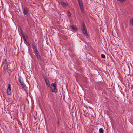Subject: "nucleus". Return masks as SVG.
Segmentation results:
<instances>
[{
  "instance_id": "nucleus-20",
  "label": "nucleus",
  "mask_w": 133,
  "mask_h": 133,
  "mask_svg": "<svg viewBox=\"0 0 133 133\" xmlns=\"http://www.w3.org/2000/svg\"><path fill=\"white\" fill-rule=\"evenodd\" d=\"M81 10L82 12H83L84 11V8L82 9H81Z\"/></svg>"
},
{
  "instance_id": "nucleus-13",
  "label": "nucleus",
  "mask_w": 133,
  "mask_h": 133,
  "mask_svg": "<svg viewBox=\"0 0 133 133\" xmlns=\"http://www.w3.org/2000/svg\"><path fill=\"white\" fill-rule=\"evenodd\" d=\"M37 57L38 60L41 61V57L40 54L38 56H37Z\"/></svg>"
},
{
  "instance_id": "nucleus-4",
  "label": "nucleus",
  "mask_w": 133,
  "mask_h": 133,
  "mask_svg": "<svg viewBox=\"0 0 133 133\" xmlns=\"http://www.w3.org/2000/svg\"><path fill=\"white\" fill-rule=\"evenodd\" d=\"M11 85L9 83L8 87V88L7 90V93L8 95H10L11 93Z\"/></svg>"
},
{
  "instance_id": "nucleus-7",
  "label": "nucleus",
  "mask_w": 133,
  "mask_h": 133,
  "mask_svg": "<svg viewBox=\"0 0 133 133\" xmlns=\"http://www.w3.org/2000/svg\"><path fill=\"white\" fill-rule=\"evenodd\" d=\"M28 9L26 8H25L23 9V13L24 15H26L28 13Z\"/></svg>"
},
{
  "instance_id": "nucleus-9",
  "label": "nucleus",
  "mask_w": 133,
  "mask_h": 133,
  "mask_svg": "<svg viewBox=\"0 0 133 133\" xmlns=\"http://www.w3.org/2000/svg\"><path fill=\"white\" fill-rule=\"evenodd\" d=\"M70 28L73 31H77L78 30L77 28L74 25H72L71 26Z\"/></svg>"
},
{
  "instance_id": "nucleus-6",
  "label": "nucleus",
  "mask_w": 133,
  "mask_h": 133,
  "mask_svg": "<svg viewBox=\"0 0 133 133\" xmlns=\"http://www.w3.org/2000/svg\"><path fill=\"white\" fill-rule=\"evenodd\" d=\"M45 83L49 87H50V83H49V81L45 77Z\"/></svg>"
},
{
  "instance_id": "nucleus-10",
  "label": "nucleus",
  "mask_w": 133,
  "mask_h": 133,
  "mask_svg": "<svg viewBox=\"0 0 133 133\" xmlns=\"http://www.w3.org/2000/svg\"><path fill=\"white\" fill-rule=\"evenodd\" d=\"M33 50L34 51V53L38 51L37 50V49L35 46H33Z\"/></svg>"
},
{
  "instance_id": "nucleus-18",
  "label": "nucleus",
  "mask_w": 133,
  "mask_h": 133,
  "mask_svg": "<svg viewBox=\"0 0 133 133\" xmlns=\"http://www.w3.org/2000/svg\"><path fill=\"white\" fill-rule=\"evenodd\" d=\"M130 22L131 24L133 25V19H131L130 20Z\"/></svg>"
},
{
  "instance_id": "nucleus-12",
  "label": "nucleus",
  "mask_w": 133,
  "mask_h": 133,
  "mask_svg": "<svg viewBox=\"0 0 133 133\" xmlns=\"http://www.w3.org/2000/svg\"><path fill=\"white\" fill-rule=\"evenodd\" d=\"M79 5H83V3L82 0H77Z\"/></svg>"
},
{
  "instance_id": "nucleus-14",
  "label": "nucleus",
  "mask_w": 133,
  "mask_h": 133,
  "mask_svg": "<svg viewBox=\"0 0 133 133\" xmlns=\"http://www.w3.org/2000/svg\"><path fill=\"white\" fill-rule=\"evenodd\" d=\"M101 57L103 58H105V55L103 54H101Z\"/></svg>"
},
{
  "instance_id": "nucleus-17",
  "label": "nucleus",
  "mask_w": 133,
  "mask_h": 133,
  "mask_svg": "<svg viewBox=\"0 0 133 133\" xmlns=\"http://www.w3.org/2000/svg\"><path fill=\"white\" fill-rule=\"evenodd\" d=\"M79 6H80V8L81 9H83V5H80Z\"/></svg>"
},
{
  "instance_id": "nucleus-16",
  "label": "nucleus",
  "mask_w": 133,
  "mask_h": 133,
  "mask_svg": "<svg viewBox=\"0 0 133 133\" xmlns=\"http://www.w3.org/2000/svg\"><path fill=\"white\" fill-rule=\"evenodd\" d=\"M67 13L68 16L70 17L71 16V14L69 11H68Z\"/></svg>"
},
{
  "instance_id": "nucleus-19",
  "label": "nucleus",
  "mask_w": 133,
  "mask_h": 133,
  "mask_svg": "<svg viewBox=\"0 0 133 133\" xmlns=\"http://www.w3.org/2000/svg\"><path fill=\"white\" fill-rule=\"evenodd\" d=\"M118 1H119L122 2L126 1V0H117Z\"/></svg>"
},
{
  "instance_id": "nucleus-3",
  "label": "nucleus",
  "mask_w": 133,
  "mask_h": 133,
  "mask_svg": "<svg viewBox=\"0 0 133 133\" xmlns=\"http://www.w3.org/2000/svg\"><path fill=\"white\" fill-rule=\"evenodd\" d=\"M56 84L55 83H52L51 85V88L52 90V92H56L57 91V89H56Z\"/></svg>"
},
{
  "instance_id": "nucleus-8",
  "label": "nucleus",
  "mask_w": 133,
  "mask_h": 133,
  "mask_svg": "<svg viewBox=\"0 0 133 133\" xmlns=\"http://www.w3.org/2000/svg\"><path fill=\"white\" fill-rule=\"evenodd\" d=\"M61 4L63 7H64L68 5V4H67L63 2H61Z\"/></svg>"
},
{
  "instance_id": "nucleus-21",
  "label": "nucleus",
  "mask_w": 133,
  "mask_h": 133,
  "mask_svg": "<svg viewBox=\"0 0 133 133\" xmlns=\"http://www.w3.org/2000/svg\"><path fill=\"white\" fill-rule=\"evenodd\" d=\"M23 39L24 40L26 41V39L25 37H23Z\"/></svg>"
},
{
  "instance_id": "nucleus-2",
  "label": "nucleus",
  "mask_w": 133,
  "mask_h": 133,
  "mask_svg": "<svg viewBox=\"0 0 133 133\" xmlns=\"http://www.w3.org/2000/svg\"><path fill=\"white\" fill-rule=\"evenodd\" d=\"M8 63L7 62V60L5 59L3 62L1 66L3 67L4 70H6L8 68Z\"/></svg>"
},
{
  "instance_id": "nucleus-1",
  "label": "nucleus",
  "mask_w": 133,
  "mask_h": 133,
  "mask_svg": "<svg viewBox=\"0 0 133 133\" xmlns=\"http://www.w3.org/2000/svg\"><path fill=\"white\" fill-rule=\"evenodd\" d=\"M81 29L83 33L86 37H88V35L87 33V31L85 27V24L84 23H82Z\"/></svg>"
},
{
  "instance_id": "nucleus-11",
  "label": "nucleus",
  "mask_w": 133,
  "mask_h": 133,
  "mask_svg": "<svg viewBox=\"0 0 133 133\" xmlns=\"http://www.w3.org/2000/svg\"><path fill=\"white\" fill-rule=\"evenodd\" d=\"M99 133H104V130L102 128H101L99 129Z\"/></svg>"
},
{
  "instance_id": "nucleus-15",
  "label": "nucleus",
  "mask_w": 133,
  "mask_h": 133,
  "mask_svg": "<svg viewBox=\"0 0 133 133\" xmlns=\"http://www.w3.org/2000/svg\"><path fill=\"white\" fill-rule=\"evenodd\" d=\"M34 54L36 57L39 55V53L38 51L35 53Z\"/></svg>"
},
{
  "instance_id": "nucleus-5",
  "label": "nucleus",
  "mask_w": 133,
  "mask_h": 133,
  "mask_svg": "<svg viewBox=\"0 0 133 133\" xmlns=\"http://www.w3.org/2000/svg\"><path fill=\"white\" fill-rule=\"evenodd\" d=\"M18 80L22 85L24 86V84L23 82L22 79L21 77H19Z\"/></svg>"
}]
</instances>
